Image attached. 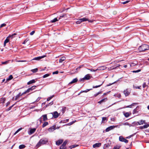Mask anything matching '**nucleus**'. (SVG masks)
<instances>
[{
  "label": "nucleus",
  "instance_id": "25",
  "mask_svg": "<svg viewBox=\"0 0 149 149\" xmlns=\"http://www.w3.org/2000/svg\"><path fill=\"white\" fill-rule=\"evenodd\" d=\"M48 122H45L42 125V127L43 128H44L47 125H48Z\"/></svg>",
  "mask_w": 149,
  "mask_h": 149
},
{
  "label": "nucleus",
  "instance_id": "43",
  "mask_svg": "<svg viewBox=\"0 0 149 149\" xmlns=\"http://www.w3.org/2000/svg\"><path fill=\"white\" fill-rule=\"evenodd\" d=\"M60 149H66V148L65 146L62 145L60 147Z\"/></svg>",
  "mask_w": 149,
  "mask_h": 149
},
{
  "label": "nucleus",
  "instance_id": "30",
  "mask_svg": "<svg viewBox=\"0 0 149 149\" xmlns=\"http://www.w3.org/2000/svg\"><path fill=\"white\" fill-rule=\"evenodd\" d=\"M79 146V145H72V146H70L69 147L71 149L72 148H75V147H76L77 146Z\"/></svg>",
  "mask_w": 149,
  "mask_h": 149
},
{
  "label": "nucleus",
  "instance_id": "17",
  "mask_svg": "<svg viewBox=\"0 0 149 149\" xmlns=\"http://www.w3.org/2000/svg\"><path fill=\"white\" fill-rule=\"evenodd\" d=\"M107 98H105L102 99V100H101L100 101H99L98 102V103L100 104H101L103 102H106V101H107Z\"/></svg>",
  "mask_w": 149,
  "mask_h": 149
},
{
  "label": "nucleus",
  "instance_id": "52",
  "mask_svg": "<svg viewBox=\"0 0 149 149\" xmlns=\"http://www.w3.org/2000/svg\"><path fill=\"white\" fill-rule=\"evenodd\" d=\"M6 25V24L5 23H3V24H2L0 26V27L2 28L3 26H5Z\"/></svg>",
  "mask_w": 149,
  "mask_h": 149
},
{
  "label": "nucleus",
  "instance_id": "60",
  "mask_svg": "<svg viewBox=\"0 0 149 149\" xmlns=\"http://www.w3.org/2000/svg\"><path fill=\"white\" fill-rule=\"evenodd\" d=\"M28 40H27V39H26L25 40H24V42L22 43L23 44H25L27 42Z\"/></svg>",
  "mask_w": 149,
  "mask_h": 149
},
{
  "label": "nucleus",
  "instance_id": "5",
  "mask_svg": "<svg viewBox=\"0 0 149 149\" xmlns=\"http://www.w3.org/2000/svg\"><path fill=\"white\" fill-rule=\"evenodd\" d=\"M36 86H33L31 88H29L26 91H25L24 92V93H27L29 92H30L31 91H32L36 87Z\"/></svg>",
  "mask_w": 149,
  "mask_h": 149
},
{
  "label": "nucleus",
  "instance_id": "32",
  "mask_svg": "<svg viewBox=\"0 0 149 149\" xmlns=\"http://www.w3.org/2000/svg\"><path fill=\"white\" fill-rule=\"evenodd\" d=\"M121 147V146L119 145H116L114 146L113 149H119Z\"/></svg>",
  "mask_w": 149,
  "mask_h": 149
},
{
  "label": "nucleus",
  "instance_id": "57",
  "mask_svg": "<svg viewBox=\"0 0 149 149\" xmlns=\"http://www.w3.org/2000/svg\"><path fill=\"white\" fill-rule=\"evenodd\" d=\"M41 97H38L36 100V102H38L39 101V100L40 99Z\"/></svg>",
  "mask_w": 149,
  "mask_h": 149
},
{
  "label": "nucleus",
  "instance_id": "50",
  "mask_svg": "<svg viewBox=\"0 0 149 149\" xmlns=\"http://www.w3.org/2000/svg\"><path fill=\"white\" fill-rule=\"evenodd\" d=\"M145 120H141L140 121V122L141 123V124H143V123H145Z\"/></svg>",
  "mask_w": 149,
  "mask_h": 149
},
{
  "label": "nucleus",
  "instance_id": "10",
  "mask_svg": "<svg viewBox=\"0 0 149 149\" xmlns=\"http://www.w3.org/2000/svg\"><path fill=\"white\" fill-rule=\"evenodd\" d=\"M56 127L55 125H53L48 128V130L49 132H52L56 129Z\"/></svg>",
  "mask_w": 149,
  "mask_h": 149
},
{
  "label": "nucleus",
  "instance_id": "56",
  "mask_svg": "<svg viewBox=\"0 0 149 149\" xmlns=\"http://www.w3.org/2000/svg\"><path fill=\"white\" fill-rule=\"evenodd\" d=\"M136 124L137 125H141V123L140 122V121H139V122H136Z\"/></svg>",
  "mask_w": 149,
  "mask_h": 149
},
{
  "label": "nucleus",
  "instance_id": "33",
  "mask_svg": "<svg viewBox=\"0 0 149 149\" xmlns=\"http://www.w3.org/2000/svg\"><path fill=\"white\" fill-rule=\"evenodd\" d=\"M101 93H102V92L101 91H99L97 93L95 94L94 95V97H95L99 94H101Z\"/></svg>",
  "mask_w": 149,
  "mask_h": 149
},
{
  "label": "nucleus",
  "instance_id": "7",
  "mask_svg": "<svg viewBox=\"0 0 149 149\" xmlns=\"http://www.w3.org/2000/svg\"><path fill=\"white\" fill-rule=\"evenodd\" d=\"M50 114L52 115L53 117L54 118H57L59 116L58 113L56 111Z\"/></svg>",
  "mask_w": 149,
  "mask_h": 149
},
{
  "label": "nucleus",
  "instance_id": "36",
  "mask_svg": "<svg viewBox=\"0 0 149 149\" xmlns=\"http://www.w3.org/2000/svg\"><path fill=\"white\" fill-rule=\"evenodd\" d=\"M9 61H8L4 62H2L1 64H6L8 63L9 62Z\"/></svg>",
  "mask_w": 149,
  "mask_h": 149
},
{
  "label": "nucleus",
  "instance_id": "18",
  "mask_svg": "<svg viewBox=\"0 0 149 149\" xmlns=\"http://www.w3.org/2000/svg\"><path fill=\"white\" fill-rule=\"evenodd\" d=\"M6 99L4 97L0 98V103H4L5 102Z\"/></svg>",
  "mask_w": 149,
  "mask_h": 149
},
{
  "label": "nucleus",
  "instance_id": "28",
  "mask_svg": "<svg viewBox=\"0 0 149 149\" xmlns=\"http://www.w3.org/2000/svg\"><path fill=\"white\" fill-rule=\"evenodd\" d=\"M107 120V118L106 117L102 118V123H105V120Z\"/></svg>",
  "mask_w": 149,
  "mask_h": 149
},
{
  "label": "nucleus",
  "instance_id": "24",
  "mask_svg": "<svg viewBox=\"0 0 149 149\" xmlns=\"http://www.w3.org/2000/svg\"><path fill=\"white\" fill-rule=\"evenodd\" d=\"M138 104V103H132V104H131L130 105L127 106L126 107V108H131L132 107V106H134V104L137 105Z\"/></svg>",
  "mask_w": 149,
  "mask_h": 149
},
{
  "label": "nucleus",
  "instance_id": "45",
  "mask_svg": "<svg viewBox=\"0 0 149 149\" xmlns=\"http://www.w3.org/2000/svg\"><path fill=\"white\" fill-rule=\"evenodd\" d=\"M88 70L92 72H95L97 70V69L96 70H93L92 69H88Z\"/></svg>",
  "mask_w": 149,
  "mask_h": 149
},
{
  "label": "nucleus",
  "instance_id": "16",
  "mask_svg": "<svg viewBox=\"0 0 149 149\" xmlns=\"http://www.w3.org/2000/svg\"><path fill=\"white\" fill-rule=\"evenodd\" d=\"M149 126V124L144 125L143 126H141L139 127L140 129H143L146 128Z\"/></svg>",
  "mask_w": 149,
  "mask_h": 149
},
{
  "label": "nucleus",
  "instance_id": "64",
  "mask_svg": "<svg viewBox=\"0 0 149 149\" xmlns=\"http://www.w3.org/2000/svg\"><path fill=\"white\" fill-rule=\"evenodd\" d=\"M135 109L138 111L139 109V106H137Z\"/></svg>",
  "mask_w": 149,
  "mask_h": 149
},
{
  "label": "nucleus",
  "instance_id": "21",
  "mask_svg": "<svg viewBox=\"0 0 149 149\" xmlns=\"http://www.w3.org/2000/svg\"><path fill=\"white\" fill-rule=\"evenodd\" d=\"M36 82V81L35 79H32L30 81H29V82H28L27 84L28 85H29L31 84H32V83H35Z\"/></svg>",
  "mask_w": 149,
  "mask_h": 149
},
{
  "label": "nucleus",
  "instance_id": "42",
  "mask_svg": "<svg viewBox=\"0 0 149 149\" xmlns=\"http://www.w3.org/2000/svg\"><path fill=\"white\" fill-rule=\"evenodd\" d=\"M54 95H53L52 96L48 97L47 98V101H49L51 99H52L54 97Z\"/></svg>",
  "mask_w": 149,
  "mask_h": 149
},
{
  "label": "nucleus",
  "instance_id": "6",
  "mask_svg": "<svg viewBox=\"0 0 149 149\" xmlns=\"http://www.w3.org/2000/svg\"><path fill=\"white\" fill-rule=\"evenodd\" d=\"M117 127L116 125L110 126L108 127L106 129L105 131L106 132H108L109 131L113 129L115 127Z\"/></svg>",
  "mask_w": 149,
  "mask_h": 149
},
{
  "label": "nucleus",
  "instance_id": "59",
  "mask_svg": "<svg viewBox=\"0 0 149 149\" xmlns=\"http://www.w3.org/2000/svg\"><path fill=\"white\" fill-rule=\"evenodd\" d=\"M19 96H18V95H17V96H16L15 97V100H17L18 99V98L19 97Z\"/></svg>",
  "mask_w": 149,
  "mask_h": 149
},
{
  "label": "nucleus",
  "instance_id": "41",
  "mask_svg": "<svg viewBox=\"0 0 149 149\" xmlns=\"http://www.w3.org/2000/svg\"><path fill=\"white\" fill-rule=\"evenodd\" d=\"M81 22H82L81 21V20H80V19H79L76 22V23L77 24H80Z\"/></svg>",
  "mask_w": 149,
  "mask_h": 149
},
{
  "label": "nucleus",
  "instance_id": "31",
  "mask_svg": "<svg viewBox=\"0 0 149 149\" xmlns=\"http://www.w3.org/2000/svg\"><path fill=\"white\" fill-rule=\"evenodd\" d=\"M76 120H74V121H72L70 123H68L66 125H70L72 124H73L75 122H76Z\"/></svg>",
  "mask_w": 149,
  "mask_h": 149
},
{
  "label": "nucleus",
  "instance_id": "53",
  "mask_svg": "<svg viewBox=\"0 0 149 149\" xmlns=\"http://www.w3.org/2000/svg\"><path fill=\"white\" fill-rule=\"evenodd\" d=\"M92 89H87L86 90L83 91L82 92H87L88 91H90V90H91Z\"/></svg>",
  "mask_w": 149,
  "mask_h": 149
},
{
  "label": "nucleus",
  "instance_id": "26",
  "mask_svg": "<svg viewBox=\"0 0 149 149\" xmlns=\"http://www.w3.org/2000/svg\"><path fill=\"white\" fill-rule=\"evenodd\" d=\"M66 109V108L65 107H62V109L61 110V111L62 112V114H63L65 112Z\"/></svg>",
  "mask_w": 149,
  "mask_h": 149
},
{
  "label": "nucleus",
  "instance_id": "61",
  "mask_svg": "<svg viewBox=\"0 0 149 149\" xmlns=\"http://www.w3.org/2000/svg\"><path fill=\"white\" fill-rule=\"evenodd\" d=\"M141 86H137V87H135V88L136 89H141Z\"/></svg>",
  "mask_w": 149,
  "mask_h": 149
},
{
  "label": "nucleus",
  "instance_id": "49",
  "mask_svg": "<svg viewBox=\"0 0 149 149\" xmlns=\"http://www.w3.org/2000/svg\"><path fill=\"white\" fill-rule=\"evenodd\" d=\"M66 15V14H63V15L60 16V17L58 18V19H59L61 18H63V17H65Z\"/></svg>",
  "mask_w": 149,
  "mask_h": 149
},
{
  "label": "nucleus",
  "instance_id": "1",
  "mask_svg": "<svg viewBox=\"0 0 149 149\" xmlns=\"http://www.w3.org/2000/svg\"><path fill=\"white\" fill-rule=\"evenodd\" d=\"M48 142V139L47 138L41 139L37 143L36 146L37 148L39 147L42 145L46 144Z\"/></svg>",
  "mask_w": 149,
  "mask_h": 149
},
{
  "label": "nucleus",
  "instance_id": "8",
  "mask_svg": "<svg viewBox=\"0 0 149 149\" xmlns=\"http://www.w3.org/2000/svg\"><path fill=\"white\" fill-rule=\"evenodd\" d=\"M130 93V90H128V89H126L124 91V93L126 96H127L129 95Z\"/></svg>",
  "mask_w": 149,
  "mask_h": 149
},
{
  "label": "nucleus",
  "instance_id": "22",
  "mask_svg": "<svg viewBox=\"0 0 149 149\" xmlns=\"http://www.w3.org/2000/svg\"><path fill=\"white\" fill-rule=\"evenodd\" d=\"M65 59V58L64 56H63L62 57H61V58L60 59L59 62L60 63H62Z\"/></svg>",
  "mask_w": 149,
  "mask_h": 149
},
{
  "label": "nucleus",
  "instance_id": "19",
  "mask_svg": "<svg viewBox=\"0 0 149 149\" xmlns=\"http://www.w3.org/2000/svg\"><path fill=\"white\" fill-rule=\"evenodd\" d=\"M42 117H43L44 121L47 120H48L47 114L43 115Z\"/></svg>",
  "mask_w": 149,
  "mask_h": 149
},
{
  "label": "nucleus",
  "instance_id": "62",
  "mask_svg": "<svg viewBox=\"0 0 149 149\" xmlns=\"http://www.w3.org/2000/svg\"><path fill=\"white\" fill-rule=\"evenodd\" d=\"M14 36H13V35L12 34V35L9 36L8 37H9V38H12Z\"/></svg>",
  "mask_w": 149,
  "mask_h": 149
},
{
  "label": "nucleus",
  "instance_id": "58",
  "mask_svg": "<svg viewBox=\"0 0 149 149\" xmlns=\"http://www.w3.org/2000/svg\"><path fill=\"white\" fill-rule=\"evenodd\" d=\"M146 86V83L145 82H144L143 83V88H145Z\"/></svg>",
  "mask_w": 149,
  "mask_h": 149
},
{
  "label": "nucleus",
  "instance_id": "51",
  "mask_svg": "<svg viewBox=\"0 0 149 149\" xmlns=\"http://www.w3.org/2000/svg\"><path fill=\"white\" fill-rule=\"evenodd\" d=\"M141 70H134V71H132V72H134V73L138 72H140L141 71Z\"/></svg>",
  "mask_w": 149,
  "mask_h": 149
},
{
  "label": "nucleus",
  "instance_id": "4",
  "mask_svg": "<svg viewBox=\"0 0 149 149\" xmlns=\"http://www.w3.org/2000/svg\"><path fill=\"white\" fill-rule=\"evenodd\" d=\"M119 140L120 141L124 142L125 143H127L128 142L127 140L124 138L123 136H119Z\"/></svg>",
  "mask_w": 149,
  "mask_h": 149
},
{
  "label": "nucleus",
  "instance_id": "11",
  "mask_svg": "<svg viewBox=\"0 0 149 149\" xmlns=\"http://www.w3.org/2000/svg\"><path fill=\"white\" fill-rule=\"evenodd\" d=\"M36 128H33L30 129L29 131L28 132V134L29 135H31L33 134L36 131Z\"/></svg>",
  "mask_w": 149,
  "mask_h": 149
},
{
  "label": "nucleus",
  "instance_id": "47",
  "mask_svg": "<svg viewBox=\"0 0 149 149\" xmlns=\"http://www.w3.org/2000/svg\"><path fill=\"white\" fill-rule=\"evenodd\" d=\"M49 75V74H45L43 76V78H45L48 77Z\"/></svg>",
  "mask_w": 149,
  "mask_h": 149
},
{
  "label": "nucleus",
  "instance_id": "55",
  "mask_svg": "<svg viewBox=\"0 0 149 149\" xmlns=\"http://www.w3.org/2000/svg\"><path fill=\"white\" fill-rule=\"evenodd\" d=\"M35 32L34 31H33L30 33V35H32Z\"/></svg>",
  "mask_w": 149,
  "mask_h": 149
},
{
  "label": "nucleus",
  "instance_id": "48",
  "mask_svg": "<svg viewBox=\"0 0 149 149\" xmlns=\"http://www.w3.org/2000/svg\"><path fill=\"white\" fill-rule=\"evenodd\" d=\"M26 93H24V92L23 93H22V94L21 93H19L17 95H18V96H19V97L20 96H22V95H23V94H26Z\"/></svg>",
  "mask_w": 149,
  "mask_h": 149
},
{
  "label": "nucleus",
  "instance_id": "14",
  "mask_svg": "<svg viewBox=\"0 0 149 149\" xmlns=\"http://www.w3.org/2000/svg\"><path fill=\"white\" fill-rule=\"evenodd\" d=\"M63 140H58L56 142V144L57 145L59 146L63 142Z\"/></svg>",
  "mask_w": 149,
  "mask_h": 149
},
{
  "label": "nucleus",
  "instance_id": "46",
  "mask_svg": "<svg viewBox=\"0 0 149 149\" xmlns=\"http://www.w3.org/2000/svg\"><path fill=\"white\" fill-rule=\"evenodd\" d=\"M138 111L137 110H136L135 109H134L133 112V114L136 113L138 112Z\"/></svg>",
  "mask_w": 149,
  "mask_h": 149
},
{
  "label": "nucleus",
  "instance_id": "9",
  "mask_svg": "<svg viewBox=\"0 0 149 149\" xmlns=\"http://www.w3.org/2000/svg\"><path fill=\"white\" fill-rule=\"evenodd\" d=\"M46 55H44L42 56H38L34 58L32 60H37L39 61L40 59L44 58L46 57Z\"/></svg>",
  "mask_w": 149,
  "mask_h": 149
},
{
  "label": "nucleus",
  "instance_id": "35",
  "mask_svg": "<svg viewBox=\"0 0 149 149\" xmlns=\"http://www.w3.org/2000/svg\"><path fill=\"white\" fill-rule=\"evenodd\" d=\"M38 71V69L37 68L32 69L31 70V71L33 73H35L37 72Z\"/></svg>",
  "mask_w": 149,
  "mask_h": 149
},
{
  "label": "nucleus",
  "instance_id": "3",
  "mask_svg": "<svg viewBox=\"0 0 149 149\" xmlns=\"http://www.w3.org/2000/svg\"><path fill=\"white\" fill-rule=\"evenodd\" d=\"M92 77V76L90 74L86 75L84 77L81 79V81L85 80H88Z\"/></svg>",
  "mask_w": 149,
  "mask_h": 149
},
{
  "label": "nucleus",
  "instance_id": "37",
  "mask_svg": "<svg viewBox=\"0 0 149 149\" xmlns=\"http://www.w3.org/2000/svg\"><path fill=\"white\" fill-rule=\"evenodd\" d=\"M13 78V77L12 75H10L9 76L8 79H7V80H10Z\"/></svg>",
  "mask_w": 149,
  "mask_h": 149
},
{
  "label": "nucleus",
  "instance_id": "2",
  "mask_svg": "<svg viewBox=\"0 0 149 149\" xmlns=\"http://www.w3.org/2000/svg\"><path fill=\"white\" fill-rule=\"evenodd\" d=\"M139 52H144L146 50L149 49V46L145 44H143L139 47L138 49Z\"/></svg>",
  "mask_w": 149,
  "mask_h": 149
},
{
  "label": "nucleus",
  "instance_id": "34",
  "mask_svg": "<svg viewBox=\"0 0 149 149\" xmlns=\"http://www.w3.org/2000/svg\"><path fill=\"white\" fill-rule=\"evenodd\" d=\"M124 115L126 117H128L130 116V114L129 113L126 112L124 113Z\"/></svg>",
  "mask_w": 149,
  "mask_h": 149
},
{
  "label": "nucleus",
  "instance_id": "13",
  "mask_svg": "<svg viewBox=\"0 0 149 149\" xmlns=\"http://www.w3.org/2000/svg\"><path fill=\"white\" fill-rule=\"evenodd\" d=\"M80 20H81L82 22H85L87 21H88L89 22H92V21L91 20H88V18H83L80 19Z\"/></svg>",
  "mask_w": 149,
  "mask_h": 149
},
{
  "label": "nucleus",
  "instance_id": "27",
  "mask_svg": "<svg viewBox=\"0 0 149 149\" xmlns=\"http://www.w3.org/2000/svg\"><path fill=\"white\" fill-rule=\"evenodd\" d=\"M26 146L25 145L23 144L19 146V149H23L25 148Z\"/></svg>",
  "mask_w": 149,
  "mask_h": 149
},
{
  "label": "nucleus",
  "instance_id": "44",
  "mask_svg": "<svg viewBox=\"0 0 149 149\" xmlns=\"http://www.w3.org/2000/svg\"><path fill=\"white\" fill-rule=\"evenodd\" d=\"M68 142V141L66 140L63 142V143L62 145L65 146L67 144Z\"/></svg>",
  "mask_w": 149,
  "mask_h": 149
},
{
  "label": "nucleus",
  "instance_id": "29",
  "mask_svg": "<svg viewBox=\"0 0 149 149\" xmlns=\"http://www.w3.org/2000/svg\"><path fill=\"white\" fill-rule=\"evenodd\" d=\"M59 19H58L57 18H54L51 21V22L52 23H54L55 22L57 21H58Z\"/></svg>",
  "mask_w": 149,
  "mask_h": 149
},
{
  "label": "nucleus",
  "instance_id": "63",
  "mask_svg": "<svg viewBox=\"0 0 149 149\" xmlns=\"http://www.w3.org/2000/svg\"><path fill=\"white\" fill-rule=\"evenodd\" d=\"M58 72L57 71H55V72H53V74H57L58 73Z\"/></svg>",
  "mask_w": 149,
  "mask_h": 149
},
{
  "label": "nucleus",
  "instance_id": "20",
  "mask_svg": "<svg viewBox=\"0 0 149 149\" xmlns=\"http://www.w3.org/2000/svg\"><path fill=\"white\" fill-rule=\"evenodd\" d=\"M106 68V67L105 66H102L98 67L97 68V70H105Z\"/></svg>",
  "mask_w": 149,
  "mask_h": 149
},
{
  "label": "nucleus",
  "instance_id": "38",
  "mask_svg": "<svg viewBox=\"0 0 149 149\" xmlns=\"http://www.w3.org/2000/svg\"><path fill=\"white\" fill-rule=\"evenodd\" d=\"M14 105V104L12 106H10V107H9L8 108V109H6V111H9V110H10L12 108L13 106Z\"/></svg>",
  "mask_w": 149,
  "mask_h": 149
},
{
  "label": "nucleus",
  "instance_id": "15",
  "mask_svg": "<svg viewBox=\"0 0 149 149\" xmlns=\"http://www.w3.org/2000/svg\"><path fill=\"white\" fill-rule=\"evenodd\" d=\"M77 81L78 79L77 78L74 79L72 80L71 82H70L69 83L68 85L76 83L77 82Z\"/></svg>",
  "mask_w": 149,
  "mask_h": 149
},
{
  "label": "nucleus",
  "instance_id": "54",
  "mask_svg": "<svg viewBox=\"0 0 149 149\" xmlns=\"http://www.w3.org/2000/svg\"><path fill=\"white\" fill-rule=\"evenodd\" d=\"M129 2V1H124V2H122V3L124 4H125L127 3H128V2Z\"/></svg>",
  "mask_w": 149,
  "mask_h": 149
},
{
  "label": "nucleus",
  "instance_id": "40",
  "mask_svg": "<svg viewBox=\"0 0 149 149\" xmlns=\"http://www.w3.org/2000/svg\"><path fill=\"white\" fill-rule=\"evenodd\" d=\"M103 82L100 85H98V86H93V88H96L99 87H100L102 85V84H103Z\"/></svg>",
  "mask_w": 149,
  "mask_h": 149
},
{
  "label": "nucleus",
  "instance_id": "39",
  "mask_svg": "<svg viewBox=\"0 0 149 149\" xmlns=\"http://www.w3.org/2000/svg\"><path fill=\"white\" fill-rule=\"evenodd\" d=\"M114 96L118 98H120L121 97V95L120 93H117L116 95L115 94Z\"/></svg>",
  "mask_w": 149,
  "mask_h": 149
},
{
  "label": "nucleus",
  "instance_id": "12",
  "mask_svg": "<svg viewBox=\"0 0 149 149\" xmlns=\"http://www.w3.org/2000/svg\"><path fill=\"white\" fill-rule=\"evenodd\" d=\"M101 144L100 143H96L93 145V148H95L96 147H98L101 146Z\"/></svg>",
  "mask_w": 149,
  "mask_h": 149
},
{
  "label": "nucleus",
  "instance_id": "23",
  "mask_svg": "<svg viewBox=\"0 0 149 149\" xmlns=\"http://www.w3.org/2000/svg\"><path fill=\"white\" fill-rule=\"evenodd\" d=\"M9 37H7L6 39L4 41V46H5L6 45V44L9 41V40L8 39V38Z\"/></svg>",
  "mask_w": 149,
  "mask_h": 149
}]
</instances>
